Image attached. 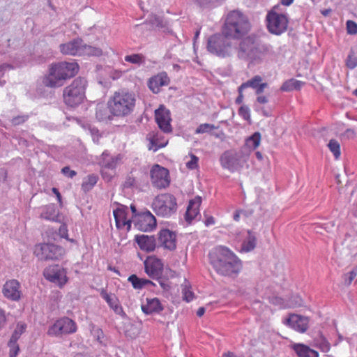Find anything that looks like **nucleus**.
I'll return each instance as SVG.
<instances>
[{
  "label": "nucleus",
  "mask_w": 357,
  "mask_h": 357,
  "mask_svg": "<svg viewBox=\"0 0 357 357\" xmlns=\"http://www.w3.org/2000/svg\"><path fill=\"white\" fill-rule=\"evenodd\" d=\"M209 259L213 268L222 275H236L242 269L241 261L225 246L215 248L209 253Z\"/></svg>",
  "instance_id": "obj_1"
},
{
  "label": "nucleus",
  "mask_w": 357,
  "mask_h": 357,
  "mask_svg": "<svg viewBox=\"0 0 357 357\" xmlns=\"http://www.w3.org/2000/svg\"><path fill=\"white\" fill-rule=\"evenodd\" d=\"M79 69V65L76 62L53 63L49 67L48 73L43 77V84L49 88L61 87L67 79L75 77Z\"/></svg>",
  "instance_id": "obj_2"
},
{
  "label": "nucleus",
  "mask_w": 357,
  "mask_h": 357,
  "mask_svg": "<svg viewBox=\"0 0 357 357\" xmlns=\"http://www.w3.org/2000/svg\"><path fill=\"white\" fill-rule=\"evenodd\" d=\"M250 28V23L244 14L238 10H232L225 17L222 33L229 38L239 39L246 35Z\"/></svg>",
  "instance_id": "obj_3"
},
{
  "label": "nucleus",
  "mask_w": 357,
  "mask_h": 357,
  "mask_svg": "<svg viewBox=\"0 0 357 357\" xmlns=\"http://www.w3.org/2000/svg\"><path fill=\"white\" fill-rule=\"evenodd\" d=\"M268 47L260 43L254 36L243 38L237 49L238 56L251 63H259L268 54Z\"/></svg>",
  "instance_id": "obj_4"
},
{
  "label": "nucleus",
  "mask_w": 357,
  "mask_h": 357,
  "mask_svg": "<svg viewBox=\"0 0 357 357\" xmlns=\"http://www.w3.org/2000/svg\"><path fill=\"white\" fill-rule=\"evenodd\" d=\"M135 96L133 93L122 89L114 92L107 105L111 113L115 116L123 117L130 114L135 106Z\"/></svg>",
  "instance_id": "obj_5"
},
{
  "label": "nucleus",
  "mask_w": 357,
  "mask_h": 357,
  "mask_svg": "<svg viewBox=\"0 0 357 357\" xmlns=\"http://www.w3.org/2000/svg\"><path fill=\"white\" fill-rule=\"evenodd\" d=\"M88 86L87 80L82 77L73 79L63 90V101L68 107L75 108L82 104L86 99V91Z\"/></svg>",
  "instance_id": "obj_6"
},
{
  "label": "nucleus",
  "mask_w": 357,
  "mask_h": 357,
  "mask_svg": "<svg viewBox=\"0 0 357 357\" xmlns=\"http://www.w3.org/2000/svg\"><path fill=\"white\" fill-rule=\"evenodd\" d=\"M59 49L63 54L70 56H100L103 53L101 48L89 45L79 38L61 44Z\"/></svg>",
  "instance_id": "obj_7"
},
{
  "label": "nucleus",
  "mask_w": 357,
  "mask_h": 357,
  "mask_svg": "<svg viewBox=\"0 0 357 357\" xmlns=\"http://www.w3.org/2000/svg\"><path fill=\"white\" fill-rule=\"evenodd\" d=\"M151 208L157 215L169 218L177 210L176 199L169 193L160 194L153 199Z\"/></svg>",
  "instance_id": "obj_8"
},
{
  "label": "nucleus",
  "mask_w": 357,
  "mask_h": 357,
  "mask_svg": "<svg viewBox=\"0 0 357 357\" xmlns=\"http://www.w3.org/2000/svg\"><path fill=\"white\" fill-rule=\"evenodd\" d=\"M278 6H274L268 11L266 16V24L268 31L275 35H281L284 33L288 27L289 20L287 16L278 12Z\"/></svg>",
  "instance_id": "obj_9"
},
{
  "label": "nucleus",
  "mask_w": 357,
  "mask_h": 357,
  "mask_svg": "<svg viewBox=\"0 0 357 357\" xmlns=\"http://www.w3.org/2000/svg\"><path fill=\"white\" fill-rule=\"evenodd\" d=\"M228 37L224 36L222 33L214 34L208 40V50L218 56H229L234 52V47L229 40Z\"/></svg>",
  "instance_id": "obj_10"
},
{
  "label": "nucleus",
  "mask_w": 357,
  "mask_h": 357,
  "mask_svg": "<svg viewBox=\"0 0 357 357\" xmlns=\"http://www.w3.org/2000/svg\"><path fill=\"white\" fill-rule=\"evenodd\" d=\"M77 326L75 321L69 317H63L57 319L47 330L50 336L61 337L75 333Z\"/></svg>",
  "instance_id": "obj_11"
},
{
  "label": "nucleus",
  "mask_w": 357,
  "mask_h": 357,
  "mask_svg": "<svg viewBox=\"0 0 357 357\" xmlns=\"http://www.w3.org/2000/svg\"><path fill=\"white\" fill-rule=\"evenodd\" d=\"M34 252L41 260H58L65 255V250L54 244L43 243L36 246Z\"/></svg>",
  "instance_id": "obj_12"
},
{
  "label": "nucleus",
  "mask_w": 357,
  "mask_h": 357,
  "mask_svg": "<svg viewBox=\"0 0 357 357\" xmlns=\"http://www.w3.org/2000/svg\"><path fill=\"white\" fill-rule=\"evenodd\" d=\"M44 278L59 288H63L68 281L67 271L59 265H50L43 271Z\"/></svg>",
  "instance_id": "obj_13"
},
{
  "label": "nucleus",
  "mask_w": 357,
  "mask_h": 357,
  "mask_svg": "<svg viewBox=\"0 0 357 357\" xmlns=\"http://www.w3.org/2000/svg\"><path fill=\"white\" fill-rule=\"evenodd\" d=\"M151 181L153 187L158 189L166 188L169 185V174L167 169L155 165L151 169Z\"/></svg>",
  "instance_id": "obj_14"
},
{
  "label": "nucleus",
  "mask_w": 357,
  "mask_h": 357,
  "mask_svg": "<svg viewBox=\"0 0 357 357\" xmlns=\"http://www.w3.org/2000/svg\"><path fill=\"white\" fill-rule=\"evenodd\" d=\"M309 318L297 314H290L282 320L283 324L300 333H305L309 328Z\"/></svg>",
  "instance_id": "obj_15"
},
{
  "label": "nucleus",
  "mask_w": 357,
  "mask_h": 357,
  "mask_svg": "<svg viewBox=\"0 0 357 357\" xmlns=\"http://www.w3.org/2000/svg\"><path fill=\"white\" fill-rule=\"evenodd\" d=\"M241 159V155L236 151L229 150L222 154L220 162L223 168L234 172L243 167Z\"/></svg>",
  "instance_id": "obj_16"
},
{
  "label": "nucleus",
  "mask_w": 357,
  "mask_h": 357,
  "mask_svg": "<svg viewBox=\"0 0 357 357\" xmlns=\"http://www.w3.org/2000/svg\"><path fill=\"white\" fill-rule=\"evenodd\" d=\"M135 226L140 231H151L157 226L156 219L149 211H146L137 215Z\"/></svg>",
  "instance_id": "obj_17"
},
{
  "label": "nucleus",
  "mask_w": 357,
  "mask_h": 357,
  "mask_svg": "<svg viewBox=\"0 0 357 357\" xmlns=\"http://www.w3.org/2000/svg\"><path fill=\"white\" fill-rule=\"evenodd\" d=\"M155 119L158 127L162 131L165 133H169L172 131L170 111L163 105H160L158 109H155Z\"/></svg>",
  "instance_id": "obj_18"
},
{
  "label": "nucleus",
  "mask_w": 357,
  "mask_h": 357,
  "mask_svg": "<svg viewBox=\"0 0 357 357\" xmlns=\"http://www.w3.org/2000/svg\"><path fill=\"white\" fill-rule=\"evenodd\" d=\"M2 294L5 298L10 301H20L22 297L20 283L15 279L6 281L3 286Z\"/></svg>",
  "instance_id": "obj_19"
},
{
  "label": "nucleus",
  "mask_w": 357,
  "mask_h": 357,
  "mask_svg": "<svg viewBox=\"0 0 357 357\" xmlns=\"http://www.w3.org/2000/svg\"><path fill=\"white\" fill-rule=\"evenodd\" d=\"M145 273L152 278H158L163 271V263L155 256H149L144 262Z\"/></svg>",
  "instance_id": "obj_20"
},
{
  "label": "nucleus",
  "mask_w": 357,
  "mask_h": 357,
  "mask_svg": "<svg viewBox=\"0 0 357 357\" xmlns=\"http://www.w3.org/2000/svg\"><path fill=\"white\" fill-rule=\"evenodd\" d=\"M158 235L159 243L165 249L173 251L176 248V235L174 232L164 229Z\"/></svg>",
  "instance_id": "obj_21"
},
{
  "label": "nucleus",
  "mask_w": 357,
  "mask_h": 357,
  "mask_svg": "<svg viewBox=\"0 0 357 357\" xmlns=\"http://www.w3.org/2000/svg\"><path fill=\"white\" fill-rule=\"evenodd\" d=\"M127 215V208L123 206L113 211V215L117 229H125L128 231L130 230L132 222L130 219L128 218Z\"/></svg>",
  "instance_id": "obj_22"
},
{
  "label": "nucleus",
  "mask_w": 357,
  "mask_h": 357,
  "mask_svg": "<svg viewBox=\"0 0 357 357\" xmlns=\"http://www.w3.org/2000/svg\"><path fill=\"white\" fill-rule=\"evenodd\" d=\"M135 241L137 243L140 250L146 252H153L156 248V241L154 236L135 235Z\"/></svg>",
  "instance_id": "obj_23"
},
{
  "label": "nucleus",
  "mask_w": 357,
  "mask_h": 357,
  "mask_svg": "<svg viewBox=\"0 0 357 357\" xmlns=\"http://www.w3.org/2000/svg\"><path fill=\"white\" fill-rule=\"evenodd\" d=\"M142 311L145 314L160 313L163 310V306L158 298H146V302L141 305Z\"/></svg>",
  "instance_id": "obj_24"
},
{
  "label": "nucleus",
  "mask_w": 357,
  "mask_h": 357,
  "mask_svg": "<svg viewBox=\"0 0 357 357\" xmlns=\"http://www.w3.org/2000/svg\"><path fill=\"white\" fill-rule=\"evenodd\" d=\"M169 83V78L166 73H159L149 81V87L154 93H158L160 91V88L167 86Z\"/></svg>",
  "instance_id": "obj_25"
},
{
  "label": "nucleus",
  "mask_w": 357,
  "mask_h": 357,
  "mask_svg": "<svg viewBox=\"0 0 357 357\" xmlns=\"http://www.w3.org/2000/svg\"><path fill=\"white\" fill-rule=\"evenodd\" d=\"M201 203L202 198L199 196L195 197L189 202L185 215V219L188 223H191L199 215Z\"/></svg>",
  "instance_id": "obj_26"
},
{
  "label": "nucleus",
  "mask_w": 357,
  "mask_h": 357,
  "mask_svg": "<svg viewBox=\"0 0 357 357\" xmlns=\"http://www.w3.org/2000/svg\"><path fill=\"white\" fill-rule=\"evenodd\" d=\"M24 331L25 326L24 325H17L16 330L8 342V347L10 348L9 357H16L17 356L20 347L17 342Z\"/></svg>",
  "instance_id": "obj_27"
},
{
  "label": "nucleus",
  "mask_w": 357,
  "mask_h": 357,
  "mask_svg": "<svg viewBox=\"0 0 357 357\" xmlns=\"http://www.w3.org/2000/svg\"><path fill=\"white\" fill-rule=\"evenodd\" d=\"M291 349L295 351L298 357H319V353L310 348L308 346L301 344L294 343L291 346Z\"/></svg>",
  "instance_id": "obj_28"
},
{
  "label": "nucleus",
  "mask_w": 357,
  "mask_h": 357,
  "mask_svg": "<svg viewBox=\"0 0 357 357\" xmlns=\"http://www.w3.org/2000/svg\"><path fill=\"white\" fill-rule=\"evenodd\" d=\"M262 78L259 75H255L252 79L248 80L245 82H243L241 84V88H248L251 87L255 89L256 93L257 95L261 94L265 88L267 87V83H261Z\"/></svg>",
  "instance_id": "obj_29"
},
{
  "label": "nucleus",
  "mask_w": 357,
  "mask_h": 357,
  "mask_svg": "<svg viewBox=\"0 0 357 357\" xmlns=\"http://www.w3.org/2000/svg\"><path fill=\"white\" fill-rule=\"evenodd\" d=\"M59 217V211L55 204H50L43 208L40 218L51 221H56Z\"/></svg>",
  "instance_id": "obj_30"
},
{
  "label": "nucleus",
  "mask_w": 357,
  "mask_h": 357,
  "mask_svg": "<svg viewBox=\"0 0 357 357\" xmlns=\"http://www.w3.org/2000/svg\"><path fill=\"white\" fill-rule=\"evenodd\" d=\"M96 116L100 121H108L112 120L113 116H115L111 113L108 106L105 107L102 104H99L96 108Z\"/></svg>",
  "instance_id": "obj_31"
},
{
  "label": "nucleus",
  "mask_w": 357,
  "mask_h": 357,
  "mask_svg": "<svg viewBox=\"0 0 357 357\" xmlns=\"http://www.w3.org/2000/svg\"><path fill=\"white\" fill-rule=\"evenodd\" d=\"M256 236L251 231H248L246 238L242 243L241 251L250 252L256 246Z\"/></svg>",
  "instance_id": "obj_32"
},
{
  "label": "nucleus",
  "mask_w": 357,
  "mask_h": 357,
  "mask_svg": "<svg viewBox=\"0 0 357 357\" xmlns=\"http://www.w3.org/2000/svg\"><path fill=\"white\" fill-rule=\"evenodd\" d=\"M128 280L132 284L133 288L135 289H141L149 284H153V282L151 280L144 278H139L135 274L130 275Z\"/></svg>",
  "instance_id": "obj_33"
},
{
  "label": "nucleus",
  "mask_w": 357,
  "mask_h": 357,
  "mask_svg": "<svg viewBox=\"0 0 357 357\" xmlns=\"http://www.w3.org/2000/svg\"><path fill=\"white\" fill-rule=\"evenodd\" d=\"M98 181V176L94 174H89L83 179L82 189L84 192L91 190Z\"/></svg>",
  "instance_id": "obj_34"
},
{
  "label": "nucleus",
  "mask_w": 357,
  "mask_h": 357,
  "mask_svg": "<svg viewBox=\"0 0 357 357\" xmlns=\"http://www.w3.org/2000/svg\"><path fill=\"white\" fill-rule=\"evenodd\" d=\"M303 82L295 79H290L281 86V90L283 91H291L293 90H299L303 85Z\"/></svg>",
  "instance_id": "obj_35"
},
{
  "label": "nucleus",
  "mask_w": 357,
  "mask_h": 357,
  "mask_svg": "<svg viewBox=\"0 0 357 357\" xmlns=\"http://www.w3.org/2000/svg\"><path fill=\"white\" fill-rule=\"evenodd\" d=\"M260 142L261 134L256 132L246 139L245 144L249 148L256 149L260 145Z\"/></svg>",
  "instance_id": "obj_36"
},
{
  "label": "nucleus",
  "mask_w": 357,
  "mask_h": 357,
  "mask_svg": "<svg viewBox=\"0 0 357 357\" xmlns=\"http://www.w3.org/2000/svg\"><path fill=\"white\" fill-rule=\"evenodd\" d=\"M328 147L331 152L333 153L334 158L336 160H338L341 155L340 143L336 139H332L329 141Z\"/></svg>",
  "instance_id": "obj_37"
},
{
  "label": "nucleus",
  "mask_w": 357,
  "mask_h": 357,
  "mask_svg": "<svg viewBox=\"0 0 357 357\" xmlns=\"http://www.w3.org/2000/svg\"><path fill=\"white\" fill-rule=\"evenodd\" d=\"M126 62L140 65L144 62L145 58L142 54H132L130 55H126L124 58Z\"/></svg>",
  "instance_id": "obj_38"
},
{
  "label": "nucleus",
  "mask_w": 357,
  "mask_h": 357,
  "mask_svg": "<svg viewBox=\"0 0 357 357\" xmlns=\"http://www.w3.org/2000/svg\"><path fill=\"white\" fill-rule=\"evenodd\" d=\"M108 305L116 314H119L123 318L126 317V314L124 312L122 306L119 303V301L117 299V298L113 299V301Z\"/></svg>",
  "instance_id": "obj_39"
},
{
  "label": "nucleus",
  "mask_w": 357,
  "mask_h": 357,
  "mask_svg": "<svg viewBox=\"0 0 357 357\" xmlns=\"http://www.w3.org/2000/svg\"><path fill=\"white\" fill-rule=\"evenodd\" d=\"M315 345L324 353H328L331 350V344L322 335L320 337L319 340H316Z\"/></svg>",
  "instance_id": "obj_40"
},
{
  "label": "nucleus",
  "mask_w": 357,
  "mask_h": 357,
  "mask_svg": "<svg viewBox=\"0 0 357 357\" xmlns=\"http://www.w3.org/2000/svg\"><path fill=\"white\" fill-rule=\"evenodd\" d=\"M183 298L186 302H190L194 298V293L191 291V288L188 282H185L182 287Z\"/></svg>",
  "instance_id": "obj_41"
},
{
  "label": "nucleus",
  "mask_w": 357,
  "mask_h": 357,
  "mask_svg": "<svg viewBox=\"0 0 357 357\" xmlns=\"http://www.w3.org/2000/svg\"><path fill=\"white\" fill-rule=\"evenodd\" d=\"M346 66L350 69L357 66V52L351 51L346 59Z\"/></svg>",
  "instance_id": "obj_42"
},
{
  "label": "nucleus",
  "mask_w": 357,
  "mask_h": 357,
  "mask_svg": "<svg viewBox=\"0 0 357 357\" xmlns=\"http://www.w3.org/2000/svg\"><path fill=\"white\" fill-rule=\"evenodd\" d=\"M29 118L28 114L17 115L10 120V123L14 126L22 125L28 121Z\"/></svg>",
  "instance_id": "obj_43"
},
{
  "label": "nucleus",
  "mask_w": 357,
  "mask_h": 357,
  "mask_svg": "<svg viewBox=\"0 0 357 357\" xmlns=\"http://www.w3.org/2000/svg\"><path fill=\"white\" fill-rule=\"evenodd\" d=\"M238 114L245 121L250 122V110L246 105H242L238 109Z\"/></svg>",
  "instance_id": "obj_44"
},
{
  "label": "nucleus",
  "mask_w": 357,
  "mask_h": 357,
  "mask_svg": "<svg viewBox=\"0 0 357 357\" xmlns=\"http://www.w3.org/2000/svg\"><path fill=\"white\" fill-rule=\"evenodd\" d=\"M215 129V127L213 124L210 123H202L200 124L196 129L195 133L197 134H202L205 132H208L212 130Z\"/></svg>",
  "instance_id": "obj_45"
},
{
  "label": "nucleus",
  "mask_w": 357,
  "mask_h": 357,
  "mask_svg": "<svg viewBox=\"0 0 357 357\" xmlns=\"http://www.w3.org/2000/svg\"><path fill=\"white\" fill-rule=\"evenodd\" d=\"M190 160L186 162V167L189 169H195L198 168L199 158L195 155L190 153Z\"/></svg>",
  "instance_id": "obj_46"
},
{
  "label": "nucleus",
  "mask_w": 357,
  "mask_h": 357,
  "mask_svg": "<svg viewBox=\"0 0 357 357\" xmlns=\"http://www.w3.org/2000/svg\"><path fill=\"white\" fill-rule=\"evenodd\" d=\"M92 334L98 342H100V343L103 342V340L105 339V335L101 328H93L92 330Z\"/></svg>",
  "instance_id": "obj_47"
},
{
  "label": "nucleus",
  "mask_w": 357,
  "mask_h": 357,
  "mask_svg": "<svg viewBox=\"0 0 357 357\" xmlns=\"http://www.w3.org/2000/svg\"><path fill=\"white\" fill-rule=\"evenodd\" d=\"M347 31L349 34L355 35L357 33V23L352 20L347 22Z\"/></svg>",
  "instance_id": "obj_48"
},
{
  "label": "nucleus",
  "mask_w": 357,
  "mask_h": 357,
  "mask_svg": "<svg viewBox=\"0 0 357 357\" xmlns=\"http://www.w3.org/2000/svg\"><path fill=\"white\" fill-rule=\"evenodd\" d=\"M357 276V268H353L351 271L345 275V282L348 285H350L352 281Z\"/></svg>",
  "instance_id": "obj_49"
},
{
  "label": "nucleus",
  "mask_w": 357,
  "mask_h": 357,
  "mask_svg": "<svg viewBox=\"0 0 357 357\" xmlns=\"http://www.w3.org/2000/svg\"><path fill=\"white\" fill-rule=\"evenodd\" d=\"M103 167L101 170V174H102V176L104 179L107 180V181H110L112 176V175H109L107 174L106 172V170L108 169H113L114 167L110 164V163H108V164H103L102 165Z\"/></svg>",
  "instance_id": "obj_50"
},
{
  "label": "nucleus",
  "mask_w": 357,
  "mask_h": 357,
  "mask_svg": "<svg viewBox=\"0 0 357 357\" xmlns=\"http://www.w3.org/2000/svg\"><path fill=\"white\" fill-rule=\"evenodd\" d=\"M151 145L153 146H155V148L154 149V151H157L158 149L160 148H162L164 146H165L167 144V141H164L163 142H158V137H154L151 140Z\"/></svg>",
  "instance_id": "obj_51"
},
{
  "label": "nucleus",
  "mask_w": 357,
  "mask_h": 357,
  "mask_svg": "<svg viewBox=\"0 0 357 357\" xmlns=\"http://www.w3.org/2000/svg\"><path fill=\"white\" fill-rule=\"evenodd\" d=\"M123 73L124 72L122 70L114 69L110 71L109 77L113 80L119 79L123 76Z\"/></svg>",
  "instance_id": "obj_52"
},
{
  "label": "nucleus",
  "mask_w": 357,
  "mask_h": 357,
  "mask_svg": "<svg viewBox=\"0 0 357 357\" xmlns=\"http://www.w3.org/2000/svg\"><path fill=\"white\" fill-rule=\"evenodd\" d=\"M101 296L102 298L105 300V301L107 303V304H109L113 299L116 298V297L115 296H112L111 294H109L106 291L102 290L100 293Z\"/></svg>",
  "instance_id": "obj_53"
},
{
  "label": "nucleus",
  "mask_w": 357,
  "mask_h": 357,
  "mask_svg": "<svg viewBox=\"0 0 357 357\" xmlns=\"http://www.w3.org/2000/svg\"><path fill=\"white\" fill-rule=\"evenodd\" d=\"M61 172L69 178H73L77 174V172L74 170H71L69 167L62 168Z\"/></svg>",
  "instance_id": "obj_54"
},
{
  "label": "nucleus",
  "mask_w": 357,
  "mask_h": 357,
  "mask_svg": "<svg viewBox=\"0 0 357 357\" xmlns=\"http://www.w3.org/2000/svg\"><path fill=\"white\" fill-rule=\"evenodd\" d=\"M244 89H245L244 88H241V85L238 88V96L235 100L236 104L240 105L243 102V99H244V96H243V92Z\"/></svg>",
  "instance_id": "obj_55"
},
{
  "label": "nucleus",
  "mask_w": 357,
  "mask_h": 357,
  "mask_svg": "<svg viewBox=\"0 0 357 357\" xmlns=\"http://www.w3.org/2000/svg\"><path fill=\"white\" fill-rule=\"evenodd\" d=\"M135 185V179L132 176H128L123 183L124 188H131Z\"/></svg>",
  "instance_id": "obj_56"
},
{
  "label": "nucleus",
  "mask_w": 357,
  "mask_h": 357,
  "mask_svg": "<svg viewBox=\"0 0 357 357\" xmlns=\"http://www.w3.org/2000/svg\"><path fill=\"white\" fill-rule=\"evenodd\" d=\"M344 135L347 139H354L356 137V132L354 129L349 128L346 130Z\"/></svg>",
  "instance_id": "obj_57"
},
{
  "label": "nucleus",
  "mask_w": 357,
  "mask_h": 357,
  "mask_svg": "<svg viewBox=\"0 0 357 357\" xmlns=\"http://www.w3.org/2000/svg\"><path fill=\"white\" fill-rule=\"evenodd\" d=\"M59 233H60L61 237L68 239V229H67V227L65 225H63L60 227Z\"/></svg>",
  "instance_id": "obj_58"
},
{
  "label": "nucleus",
  "mask_w": 357,
  "mask_h": 357,
  "mask_svg": "<svg viewBox=\"0 0 357 357\" xmlns=\"http://www.w3.org/2000/svg\"><path fill=\"white\" fill-rule=\"evenodd\" d=\"M52 191L56 195L59 204L62 205V198H61V193L59 192V190L56 188H53L52 189Z\"/></svg>",
  "instance_id": "obj_59"
},
{
  "label": "nucleus",
  "mask_w": 357,
  "mask_h": 357,
  "mask_svg": "<svg viewBox=\"0 0 357 357\" xmlns=\"http://www.w3.org/2000/svg\"><path fill=\"white\" fill-rule=\"evenodd\" d=\"M257 102L259 104H266L268 102V99L265 96H259L257 98Z\"/></svg>",
  "instance_id": "obj_60"
},
{
  "label": "nucleus",
  "mask_w": 357,
  "mask_h": 357,
  "mask_svg": "<svg viewBox=\"0 0 357 357\" xmlns=\"http://www.w3.org/2000/svg\"><path fill=\"white\" fill-rule=\"evenodd\" d=\"M6 322V315L3 310L0 309V327H1Z\"/></svg>",
  "instance_id": "obj_61"
},
{
  "label": "nucleus",
  "mask_w": 357,
  "mask_h": 357,
  "mask_svg": "<svg viewBox=\"0 0 357 357\" xmlns=\"http://www.w3.org/2000/svg\"><path fill=\"white\" fill-rule=\"evenodd\" d=\"M215 224V219L212 216H209L206 218L205 220V225L206 226H209Z\"/></svg>",
  "instance_id": "obj_62"
},
{
  "label": "nucleus",
  "mask_w": 357,
  "mask_h": 357,
  "mask_svg": "<svg viewBox=\"0 0 357 357\" xmlns=\"http://www.w3.org/2000/svg\"><path fill=\"white\" fill-rule=\"evenodd\" d=\"M160 286L164 290H169L170 289V285L168 283L165 282L163 280H160L159 281Z\"/></svg>",
  "instance_id": "obj_63"
},
{
  "label": "nucleus",
  "mask_w": 357,
  "mask_h": 357,
  "mask_svg": "<svg viewBox=\"0 0 357 357\" xmlns=\"http://www.w3.org/2000/svg\"><path fill=\"white\" fill-rule=\"evenodd\" d=\"M256 111L261 112L264 116H271V112H268L264 107H261L259 109H256Z\"/></svg>",
  "instance_id": "obj_64"
}]
</instances>
